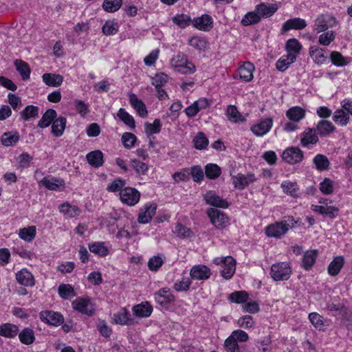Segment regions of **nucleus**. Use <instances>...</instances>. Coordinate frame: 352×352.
<instances>
[{
    "label": "nucleus",
    "mask_w": 352,
    "mask_h": 352,
    "mask_svg": "<svg viewBox=\"0 0 352 352\" xmlns=\"http://www.w3.org/2000/svg\"><path fill=\"white\" fill-rule=\"evenodd\" d=\"M333 121L340 126H346L350 120V117L344 109H337L333 116Z\"/></svg>",
    "instance_id": "obj_49"
},
{
    "label": "nucleus",
    "mask_w": 352,
    "mask_h": 352,
    "mask_svg": "<svg viewBox=\"0 0 352 352\" xmlns=\"http://www.w3.org/2000/svg\"><path fill=\"white\" fill-rule=\"evenodd\" d=\"M307 27V22L305 19L298 17L294 18L286 21L282 26L281 31L283 32H287L290 30H300Z\"/></svg>",
    "instance_id": "obj_19"
},
{
    "label": "nucleus",
    "mask_w": 352,
    "mask_h": 352,
    "mask_svg": "<svg viewBox=\"0 0 352 352\" xmlns=\"http://www.w3.org/2000/svg\"><path fill=\"white\" fill-rule=\"evenodd\" d=\"M43 82L48 86L58 87L60 86L63 81V77L60 74L45 73L42 76Z\"/></svg>",
    "instance_id": "obj_37"
},
{
    "label": "nucleus",
    "mask_w": 352,
    "mask_h": 352,
    "mask_svg": "<svg viewBox=\"0 0 352 352\" xmlns=\"http://www.w3.org/2000/svg\"><path fill=\"white\" fill-rule=\"evenodd\" d=\"M317 256V250H307L303 255L302 261V267L306 270H310L315 263Z\"/></svg>",
    "instance_id": "obj_30"
},
{
    "label": "nucleus",
    "mask_w": 352,
    "mask_h": 352,
    "mask_svg": "<svg viewBox=\"0 0 352 352\" xmlns=\"http://www.w3.org/2000/svg\"><path fill=\"white\" fill-rule=\"evenodd\" d=\"M20 341L26 345L32 344L35 340L34 331L30 328H25L19 333Z\"/></svg>",
    "instance_id": "obj_42"
},
{
    "label": "nucleus",
    "mask_w": 352,
    "mask_h": 352,
    "mask_svg": "<svg viewBox=\"0 0 352 352\" xmlns=\"http://www.w3.org/2000/svg\"><path fill=\"white\" fill-rule=\"evenodd\" d=\"M226 116L230 122H243L245 118L239 113L234 105H229L226 110Z\"/></svg>",
    "instance_id": "obj_39"
},
{
    "label": "nucleus",
    "mask_w": 352,
    "mask_h": 352,
    "mask_svg": "<svg viewBox=\"0 0 352 352\" xmlns=\"http://www.w3.org/2000/svg\"><path fill=\"white\" fill-rule=\"evenodd\" d=\"M59 212L67 218H73L78 217L80 214V208L69 203H64L59 206Z\"/></svg>",
    "instance_id": "obj_26"
},
{
    "label": "nucleus",
    "mask_w": 352,
    "mask_h": 352,
    "mask_svg": "<svg viewBox=\"0 0 352 352\" xmlns=\"http://www.w3.org/2000/svg\"><path fill=\"white\" fill-rule=\"evenodd\" d=\"M72 307L78 312L91 316L94 315L95 308L89 298H78L72 302Z\"/></svg>",
    "instance_id": "obj_7"
},
{
    "label": "nucleus",
    "mask_w": 352,
    "mask_h": 352,
    "mask_svg": "<svg viewBox=\"0 0 352 352\" xmlns=\"http://www.w3.org/2000/svg\"><path fill=\"white\" fill-rule=\"evenodd\" d=\"M205 173L207 177L214 179L220 176L221 169L215 164H208L205 167Z\"/></svg>",
    "instance_id": "obj_55"
},
{
    "label": "nucleus",
    "mask_w": 352,
    "mask_h": 352,
    "mask_svg": "<svg viewBox=\"0 0 352 352\" xmlns=\"http://www.w3.org/2000/svg\"><path fill=\"white\" fill-rule=\"evenodd\" d=\"M14 65L16 66V70L20 74L23 80H27L30 78V69L28 63L23 60L16 59L14 61Z\"/></svg>",
    "instance_id": "obj_47"
},
{
    "label": "nucleus",
    "mask_w": 352,
    "mask_h": 352,
    "mask_svg": "<svg viewBox=\"0 0 352 352\" xmlns=\"http://www.w3.org/2000/svg\"><path fill=\"white\" fill-rule=\"evenodd\" d=\"M67 120L65 117L60 116L54 120L52 123V133L55 137H60L65 129Z\"/></svg>",
    "instance_id": "obj_25"
},
{
    "label": "nucleus",
    "mask_w": 352,
    "mask_h": 352,
    "mask_svg": "<svg viewBox=\"0 0 352 352\" xmlns=\"http://www.w3.org/2000/svg\"><path fill=\"white\" fill-rule=\"evenodd\" d=\"M133 311L137 316L146 318L151 314L153 307L148 302H146L134 306Z\"/></svg>",
    "instance_id": "obj_36"
},
{
    "label": "nucleus",
    "mask_w": 352,
    "mask_h": 352,
    "mask_svg": "<svg viewBox=\"0 0 352 352\" xmlns=\"http://www.w3.org/2000/svg\"><path fill=\"white\" fill-rule=\"evenodd\" d=\"M173 232L177 236L181 238H190L193 235L192 231L181 223H177L175 225Z\"/></svg>",
    "instance_id": "obj_53"
},
{
    "label": "nucleus",
    "mask_w": 352,
    "mask_h": 352,
    "mask_svg": "<svg viewBox=\"0 0 352 352\" xmlns=\"http://www.w3.org/2000/svg\"><path fill=\"white\" fill-rule=\"evenodd\" d=\"M38 116V107L34 105H28L21 113V118L25 121Z\"/></svg>",
    "instance_id": "obj_56"
},
{
    "label": "nucleus",
    "mask_w": 352,
    "mask_h": 352,
    "mask_svg": "<svg viewBox=\"0 0 352 352\" xmlns=\"http://www.w3.org/2000/svg\"><path fill=\"white\" fill-rule=\"evenodd\" d=\"M281 188H283V192L286 194L294 197H298V192L299 190V187L296 182L284 181L281 184Z\"/></svg>",
    "instance_id": "obj_43"
},
{
    "label": "nucleus",
    "mask_w": 352,
    "mask_h": 352,
    "mask_svg": "<svg viewBox=\"0 0 352 352\" xmlns=\"http://www.w3.org/2000/svg\"><path fill=\"white\" fill-rule=\"evenodd\" d=\"M86 158L89 164L96 168L100 167L103 164V154L99 150L89 153Z\"/></svg>",
    "instance_id": "obj_34"
},
{
    "label": "nucleus",
    "mask_w": 352,
    "mask_h": 352,
    "mask_svg": "<svg viewBox=\"0 0 352 352\" xmlns=\"http://www.w3.org/2000/svg\"><path fill=\"white\" fill-rule=\"evenodd\" d=\"M261 21V16L256 11L248 12L242 19L241 23L244 26L258 23Z\"/></svg>",
    "instance_id": "obj_54"
},
{
    "label": "nucleus",
    "mask_w": 352,
    "mask_h": 352,
    "mask_svg": "<svg viewBox=\"0 0 352 352\" xmlns=\"http://www.w3.org/2000/svg\"><path fill=\"white\" fill-rule=\"evenodd\" d=\"M316 130L320 136L327 137L335 131L336 127L330 121L320 120L318 122Z\"/></svg>",
    "instance_id": "obj_24"
},
{
    "label": "nucleus",
    "mask_w": 352,
    "mask_h": 352,
    "mask_svg": "<svg viewBox=\"0 0 352 352\" xmlns=\"http://www.w3.org/2000/svg\"><path fill=\"white\" fill-rule=\"evenodd\" d=\"M120 200L123 204L132 206L137 204L140 199V193L135 188L126 187L120 192Z\"/></svg>",
    "instance_id": "obj_6"
},
{
    "label": "nucleus",
    "mask_w": 352,
    "mask_h": 352,
    "mask_svg": "<svg viewBox=\"0 0 352 352\" xmlns=\"http://www.w3.org/2000/svg\"><path fill=\"white\" fill-rule=\"evenodd\" d=\"M337 23V19L332 14H322L318 15L314 21V29L317 33H320L335 27Z\"/></svg>",
    "instance_id": "obj_4"
},
{
    "label": "nucleus",
    "mask_w": 352,
    "mask_h": 352,
    "mask_svg": "<svg viewBox=\"0 0 352 352\" xmlns=\"http://www.w3.org/2000/svg\"><path fill=\"white\" fill-rule=\"evenodd\" d=\"M130 313L124 308L113 315L112 320L114 323L122 325H130L134 323Z\"/></svg>",
    "instance_id": "obj_21"
},
{
    "label": "nucleus",
    "mask_w": 352,
    "mask_h": 352,
    "mask_svg": "<svg viewBox=\"0 0 352 352\" xmlns=\"http://www.w3.org/2000/svg\"><path fill=\"white\" fill-rule=\"evenodd\" d=\"M311 210L317 212L324 217H327L329 219H335L339 212L338 208L334 206H318V205H311Z\"/></svg>",
    "instance_id": "obj_15"
},
{
    "label": "nucleus",
    "mask_w": 352,
    "mask_h": 352,
    "mask_svg": "<svg viewBox=\"0 0 352 352\" xmlns=\"http://www.w3.org/2000/svg\"><path fill=\"white\" fill-rule=\"evenodd\" d=\"M278 10L276 4L261 3L256 6V11L261 17L267 18L272 16Z\"/></svg>",
    "instance_id": "obj_29"
},
{
    "label": "nucleus",
    "mask_w": 352,
    "mask_h": 352,
    "mask_svg": "<svg viewBox=\"0 0 352 352\" xmlns=\"http://www.w3.org/2000/svg\"><path fill=\"white\" fill-rule=\"evenodd\" d=\"M19 332V328L16 325L5 323L0 325V336L8 338L15 337Z\"/></svg>",
    "instance_id": "obj_35"
},
{
    "label": "nucleus",
    "mask_w": 352,
    "mask_h": 352,
    "mask_svg": "<svg viewBox=\"0 0 352 352\" xmlns=\"http://www.w3.org/2000/svg\"><path fill=\"white\" fill-rule=\"evenodd\" d=\"M273 126V119L267 118L250 127L251 131L256 136L261 137L267 134Z\"/></svg>",
    "instance_id": "obj_11"
},
{
    "label": "nucleus",
    "mask_w": 352,
    "mask_h": 352,
    "mask_svg": "<svg viewBox=\"0 0 352 352\" xmlns=\"http://www.w3.org/2000/svg\"><path fill=\"white\" fill-rule=\"evenodd\" d=\"M282 158L289 164H297L303 160V153L298 147H290L283 151Z\"/></svg>",
    "instance_id": "obj_9"
},
{
    "label": "nucleus",
    "mask_w": 352,
    "mask_h": 352,
    "mask_svg": "<svg viewBox=\"0 0 352 352\" xmlns=\"http://www.w3.org/2000/svg\"><path fill=\"white\" fill-rule=\"evenodd\" d=\"M300 142L305 147H308L309 144H316L318 142V137L316 131L313 129H307L303 132Z\"/></svg>",
    "instance_id": "obj_28"
},
{
    "label": "nucleus",
    "mask_w": 352,
    "mask_h": 352,
    "mask_svg": "<svg viewBox=\"0 0 352 352\" xmlns=\"http://www.w3.org/2000/svg\"><path fill=\"white\" fill-rule=\"evenodd\" d=\"M42 321L54 326H59L64 322L63 316L59 312L43 311L40 313Z\"/></svg>",
    "instance_id": "obj_10"
},
{
    "label": "nucleus",
    "mask_w": 352,
    "mask_h": 352,
    "mask_svg": "<svg viewBox=\"0 0 352 352\" xmlns=\"http://www.w3.org/2000/svg\"><path fill=\"white\" fill-rule=\"evenodd\" d=\"M15 276L17 282L21 285L32 287L35 285L32 274L25 268L16 272Z\"/></svg>",
    "instance_id": "obj_18"
},
{
    "label": "nucleus",
    "mask_w": 352,
    "mask_h": 352,
    "mask_svg": "<svg viewBox=\"0 0 352 352\" xmlns=\"http://www.w3.org/2000/svg\"><path fill=\"white\" fill-rule=\"evenodd\" d=\"M326 50L318 46H311L309 47V55L313 60L317 64H324L327 60V56L325 55Z\"/></svg>",
    "instance_id": "obj_22"
},
{
    "label": "nucleus",
    "mask_w": 352,
    "mask_h": 352,
    "mask_svg": "<svg viewBox=\"0 0 352 352\" xmlns=\"http://www.w3.org/2000/svg\"><path fill=\"white\" fill-rule=\"evenodd\" d=\"M204 200L208 205L221 208H227L229 206L228 201L214 191H208L204 196Z\"/></svg>",
    "instance_id": "obj_14"
},
{
    "label": "nucleus",
    "mask_w": 352,
    "mask_h": 352,
    "mask_svg": "<svg viewBox=\"0 0 352 352\" xmlns=\"http://www.w3.org/2000/svg\"><path fill=\"white\" fill-rule=\"evenodd\" d=\"M305 111L298 106L293 107L286 112V116L294 122H298L305 118Z\"/></svg>",
    "instance_id": "obj_32"
},
{
    "label": "nucleus",
    "mask_w": 352,
    "mask_h": 352,
    "mask_svg": "<svg viewBox=\"0 0 352 352\" xmlns=\"http://www.w3.org/2000/svg\"><path fill=\"white\" fill-rule=\"evenodd\" d=\"M291 265L287 262H278L270 268V276L274 281L287 280L292 274Z\"/></svg>",
    "instance_id": "obj_3"
},
{
    "label": "nucleus",
    "mask_w": 352,
    "mask_h": 352,
    "mask_svg": "<svg viewBox=\"0 0 352 352\" xmlns=\"http://www.w3.org/2000/svg\"><path fill=\"white\" fill-rule=\"evenodd\" d=\"M89 249L90 252L100 256H105L109 254V250L103 242H94L90 243L89 244Z\"/></svg>",
    "instance_id": "obj_46"
},
{
    "label": "nucleus",
    "mask_w": 352,
    "mask_h": 352,
    "mask_svg": "<svg viewBox=\"0 0 352 352\" xmlns=\"http://www.w3.org/2000/svg\"><path fill=\"white\" fill-rule=\"evenodd\" d=\"M224 346L227 352H239V344L232 335L225 340Z\"/></svg>",
    "instance_id": "obj_64"
},
{
    "label": "nucleus",
    "mask_w": 352,
    "mask_h": 352,
    "mask_svg": "<svg viewBox=\"0 0 352 352\" xmlns=\"http://www.w3.org/2000/svg\"><path fill=\"white\" fill-rule=\"evenodd\" d=\"M208 142V138L203 132H199L193 139L194 146L198 150L206 148Z\"/></svg>",
    "instance_id": "obj_57"
},
{
    "label": "nucleus",
    "mask_w": 352,
    "mask_h": 352,
    "mask_svg": "<svg viewBox=\"0 0 352 352\" xmlns=\"http://www.w3.org/2000/svg\"><path fill=\"white\" fill-rule=\"evenodd\" d=\"M56 116L57 113L54 109H47L38 121V126L42 129L49 126L53 122Z\"/></svg>",
    "instance_id": "obj_33"
},
{
    "label": "nucleus",
    "mask_w": 352,
    "mask_h": 352,
    "mask_svg": "<svg viewBox=\"0 0 352 352\" xmlns=\"http://www.w3.org/2000/svg\"><path fill=\"white\" fill-rule=\"evenodd\" d=\"M119 25L114 20H108L102 26V32L106 36L114 35L118 32Z\"/></svg>",
    "instance_id": "obj_50"
},
{
    "label": "nucleus",
    "mask_w": 352,
    "mask_h": 352,
    "mask_svg": "<svg viewBox=\"0 0 352 352\" xmlns=\"http://www.w3.org/2000/svg\"><path fill=\"white\" fill-rule=\"evenodd\" d=\"M58 294L63 299H69L76 296L74 288L69 284H61L58 288Z\"/></svg>",
    "instance_id": "obj_51"
},
{
    "label": "nucleus",
    "mask_w": 352,
    "mask_h": 352,
    "mask_svg": "<svg viewBox=\"0 0 352 352\" xmlns=\"http://www.w3.org/2000/svg\"><path fill=\"white\" fill-rule=\"evenodd\" d=\"M296 221L292 216L285 217L280 221L270 224L265 228V234L269 237L281 238L289 229L292 228Z\"/></svg>",
    "instance_id": "obj_1"
},
{
    "label": "nucleus",
    "mask_w": 352,
    "mask_h": 352,
    "mask_svg": "<svg viewBox=\"0 0 352 352\" xmlns=\"http://www.w3.org/2000/svg\"><path fill=\"white\" fill-rule=\"evenodd\" d=\"M255 69L254 65L250 62H245L238 69L240 79L245 82H250L253 79V72Z\"/></svg>",
    "instance_id": "obj_20"
},
{
    "label": "nucleus",
    "mask_w": 352,
    "mask_h": 352,
    "mask_svg": "<svg viewBox=\"0 0 352 352\" xmlns=\"http://www.w3.org/2000/svg\"><path fill=\"white\" fill-rule=\"evenodd\" d=\"M19 140V134L15 132L5 133L1 137V142L6 146L15 144Z\"/></svg>",
    "instance_id": "obj_58"
},
{
    "label": "nucleus",
    "mask_w": 352,
    "mask_h": 352,
    "mask_svg": "<svg viewBox=\"0 0 352 352\" xmlns=\"http://www.w3.org/2000/svg\"><path fill=\"white\" fill-rule=\"evenodd\" d=\"M122 3V0H104L102 8L108 12H114L120 9Z\"/></svg>",
    "instance_id": "obj_60"
},
{
    "label": "nucleus",
    "mask_w": 352,
    "mask_h": 352,
    "mask_svg": "<svg viewBox=\"0 0 352 352\" xmlns=\"http://www.w3.org/2000/svg\"><path fill=\"white\" fill-rule=\"evenodd\" d=\"M19 237L28 242L32 241L36 236V227L30 226L20 229L19 233Z\"/></svg>",
    "instance_id": "obj_52"
},
{
    "label": "nucleus",
    "mask_w": 352,
    "mask_h": 352,
    "mask_svg": "<svg viewBox=\"0 0 352 352\" xmlns=\"http://www.w3.org/2000/svg\"><path fill=\"white\" fill-rule=\"evenodd\" d=\"M232 179L235 188L243 190L250 184L255 182L257 178L253 173H248V175L239 173L236 175L232 176Z\"/></svg>",
    "instance_id": "obj_8"
},
{
    "label": "nucleus",
    "mask_w": 352,
    "mask_h": 352,
    "mask_svg": "<svg viewBox=\"0 0 352 352\" xmlns=\"http://www.w3.org/2000/svg\"><path fill=\"white\" fill-rule=\"evenodd\" d=\"M170 65L175 71L182 74H191L196 71L195 65L188 60L185 54L182 53L171 58Z\"/></svg>",
    "instance_id": "obj_2"
},
{
    "label": "nucleus",
    "mask_w": 352,
    "mask_h": 352,
    "mask_svg": "<svg viewBox=\"0 0 352 352\" xmlns=\"http://www.w3.org/2000/svg\"><path fill=\"white\" fill-rule=\"evenodd\" d=\"M130 166L139 175H144L148 170V165L136 159H131Z\"/></svg>",
    "instance_id": "obj_48"
},
{
    "label": "nucleus",
    "mask_w": 352,
    "mask_h": 352,
    "mask_svg": "<svg viewBox=\"0 0 352 352\" xmlns=\"http://www.w3.org/2000/svg\"><path fill=\"white\" fill-rule=\"evenodd\" d=\"M344 259L341 256H338L330 263L328 267V272L331 276L338 274L340 270L343 267Z\"/></svg>",
    "instance_id": "obj_40"
},
{
    "label": "nucleus",
    "mask_w": 352,
    "mask_h": 352,
    "mask_svg": "<svg viewBox=\"0 0 352 352\" xmlns=\"http://www.w3.org/2000/svg\"><path fill=\"white\" fill-rule=\"evenodd\" d=\"M188 44L198 50H203L207 47V41L206 39L199 36L192 37L189 39Z\"/></svg>",
    "instance_id": "obj_63"
},
{
    "label": "nucleus",
    "mask_w": 352,
    "mask_h": 352,
    "mask_svg": "<svg viewBox=\"0 0 352 352\" xmlns=\"http://www.w3.org/2000/svg\"><path fill=\"white\" fill-rule=\"evenodd\" d=\"M155 299L160 304L171 302L175 300V296L172 294L170 289L162 288L155 294Z\"/></svg>",
    "instance_id": "obj_31"
},
{
    "label": "nucleus",
    "mask_w": 352,
    "mask_h": 352,
    "mask_svg": "<svg viewBox=\"0 0 352 352\" xmlns=\"http://www.w3.org/2000/svg\"><path fill=\"white\" fill-rule=\"evenodd\" d=\"M129 101L131 106L135 109L138 114L142 118H146L148 116V111L146 105L142 100L139 99L135 94L129 96Z\"/></svg>",
    "instance_id": "obj_23"
},
{
    "label": "nucleus",
    "mask_w": 352,
    "mask_h": 352,
    "mask_svg": "<svg viewBox=\"0 0 352 352\" xmlns=\"http://www.w3.org/2000/svg\"><path fill=\"white\" fill-rule=\"evenodd\" d=\"M330 58L331 63L338 67L345 66L349 63L346 58L344 57L341 53L336 51L331 52Z\"/></svg>",
    "instance_id": "obj_62"
},
{
    "label": "nucleus",
    "mask_w": 352,
    "mask_h": 352,
    "mask_svg": "<svg viewBox=\"0 0 352 352\" xmlns=\"http://www.w3.org/2000/svg\"><path fill=\"white\" fill-rule=\"evenodd\" d=\"M190 274L193 279L206 280L210 278L211 272L205 265H197L191 268Z\"/></svg>",
    "instance_id": "obj_17"
},
{
    "label": "nucleus",
    "mask_w": 352,
    "mask_h": 352,
    "mask_svg": "<svg viewBox=\"0 0 352 352\" xmlns=\"http://www.w3.org/2000/svg\"><path fill=\"white\" fill-rule=\"evenodd\" d=\"M40 184L50 190H60L65 187V181L60 177L52 176L44 177Z\"/></svg>",
    "instance_id": "obj_13"
},
{
    "label": "nucleus",
    "mask_w": 352,
    "mask_h": 352,
    "mask_svg": "<svg viewBox=\"0 0 352 352\" xmlns=\"http://www.w3.org/2000/svg\"><path fill=\"white\" fill-rule=\"evenodd\" d=\"M195 28L201 31H209L213 25L212 18L208 14H202L199 17H195L192 20Z\"/></svg>",
    "instance_id": "obj_16"
},
{
    "label": "nucleus",
    "mask_w": 352,
    "mask_h": 352,
    "mask_svg": "<svg viewBox=\"0 0 352 352\" xmlns=\"http://www.w3.org/2000/svg\"><path fill=\"white\" fill-rule=\"evenodd\" d=\"M207 214L211 223L218 229H223L230 225L228 217L223 212L210 208L207 210Z\"/></svg>",
    "instance_id": "obj_5"
},
{
    "label": "nucleus",
    "mask_w": 352,
    "mask_h": 352,
    "mask_svg": "<svg viewBox=\"0 0 352 352\" xmlns=\"http://www.w3.org/2000/svg\"><path fill=\"white\" fill-rule=\"evenodd\" d=\"M335 38L336 34L333 31H324L319 36L318 43L322 45L328 46L335 40Z\"/></svg>",
    "instance_id": "obj_61"
},
{
    "label": "nucleus",
    "mask_w": 352,
    "mask_h": 352,
    "mask_svg": "<svg viewBox=\"0 0 352 352\" xmlns=\"http://www.w3.org/2000/svg\"><path fill=\"white\" fill-rule=\"evenodd\" d=\"M313 162L316 166V168L319 171H324L329 168L330 162L324 155H316L313 159Z\"/></svg>",
    "instance_id": "obj_38"
},
{
    "label": "nucleus",
    "mask_w": 352,
    "mask_h": 352,
    "mask_svg": "<svg viewBox=\"0 0 352 352\" xmlns=\"http://www.w3.org/2000/svg\"><path fill=\"white\" fill-rule=\"evenodd\" d=\"M157 205L153 203L146 204L143 208L140 210L138 214V222L140 223H148L152 217L155 214Z\"/></svg>",
    "instance_id": "obj_12"
},
{
    "label": "nucleus",
    "mask_w": 352,
    "mask_h": 352,
    "mask_svg": "<svg viewBox=\"0 0 352 352\" xmlns=\"http://www.w3.org/2000/svg\"><path fill=\"white\" fill-rule=\"evenodd\" d=\"M236 270V261L232 257L228 258L221 271V276L226 280L230 279Z\"/></svg>",
    "instance_id": "obj_27"
},
{
    "label": "nucleus",
    "mask_w": 352,
    "mask_h": 352,
    "mask_svg": "<svg viewBox=\"0 0 352 352\" xmlns=\"http://www.w3.org/2000/svg\"><path fill=\"white\" fill-rule=\"evenodd\" d=\"M173 22L182 29L189 26L192 22L191 18L185 14H178L172 18Z\"/></svg>",
    "instance_id": "obj_45"
},
{
    "label": "nucleus",
    "mask_w": 352,
    "mask_h": 352,
    "mask_svg": "<svg viewBox=\"0 0 352 352\" xmlns=\"http://www.w3.org/2000/svg\"><path fill=\"white\" fill-rule=\"evenodd\" d=\"M249 298L248 294L245 291H237L231 293L229 295L228 299L235 303H243L248 300Z\"/></svg>",
    "instance_id": "obj_59"
},
{
    "label": "nucleus",
    "mask_w": 352,
    "mask_h": 352,
    "mask_svg": "<svg viewBox=\"0 0 352 352\" xmlns=\"http://www.w3.org/2000/svg\"><path fill=\"white\" fill-rule=\"evenodd\" d=\"M117 116L130 129H135V122L133 117L126 112L124 109L120 108L118 111Z\"/></svg>",
    "instance_id": "obj_41"
},
{
    "label": "nucleus",
    "mask_w": 352,
    "mask_h": 352,
    "mask_svg": "<svg viewBox=\"0 0 352 352\" xmlns=\"http://www.w3.org/2000/svg\"><path fill=\"white\" fill-rule=\"evenodd\" d=\"M162 129V122L160 119H155L153 123L145 122L144 131L147 136L159 133Z\"/></svg>",
    "instance_id": "obj_44"
}]
</instances>
